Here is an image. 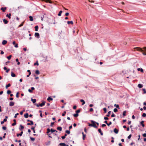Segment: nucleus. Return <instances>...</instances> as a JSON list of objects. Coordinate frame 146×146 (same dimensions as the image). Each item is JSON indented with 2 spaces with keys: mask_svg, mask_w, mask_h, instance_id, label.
Returning <instances> with one entry per match:
<instances>
[{
  "mask_svg": "<svg viewBox=\"0 0 146 146\" xmlns=\"http://www.w3.org/2000/svg\"><path fill=\"white\" fill-rule=\"evenodd\" d=\"M114 106L116 108L119 109V106L118 105L115 104L114 105Z\"/></svg>",
  "mask_w": 146,
  "mask_h": 146,
  "instance_id": "nucleus-38",
  "label": "nucleus"
},
{
  "mask_svg": "<svg viewBox=\"0 0 146 146\" xmlns=\"http://www.w3.org/2000/svg\"><path fill=\"white\" fill-rule=\"evenodd\" d=\"M131 137V135L130 134L129 135L128 137V138L129 139H130Z\"/></svg>",
  "mask_w": 146,
  "mask_h": 146,
  "instance_id": "nucleus-62",
  "label": "nucleus"
},
{
  "mask_svg": "<svg viewBox=\"0 0 146 146\" xmlns=\"http://www.w3.org/2000/svg\"><path fill=\"white\" fill-rule=\"evenodd\" d=\"M24 116L25 118H27L29 117V114L27 113H26L24 115Z\"/></svg>",
  "mask_w": 146,
  "mask_h": 146,
  "instance_id": "nucleus-19",
  "label": "nucleus"
},
{
  "mask_svg": "<svg viewBox=\"0 0 146 146\" xmlns=\"http://www.w3.org/2000/svg\"><path fill=\"white\" fill-rule=\"evenodd\" d=\"M142 116L143 117H146V114L145 113H143L142 115Z\"/></svg>",
  "mask_w": 146,
  "mask_h": 146,
  "instance_id": "nucleus-51",
  "label": "nucleus"
},
{
  "mask_svg": "<svg viewBox=\"0 0 146 146\" xmlns=\"http://www.w3.org/2000/svg\"><path fill=\"white\" fill-rule=\"evenodd\" d=\"M53 99L52 98H51L50 97H49L47 99V100L49 101L50 100H52Z\"/></svg>",
  "mask_w": 146,
  "mask_h": 146,
  "instance_id": "nucleus-35",
  "label": "nucleus"
},
{
  "mask_svg": "<svg viewBox=\"0 0 146 146\" xmlns=\"http://www.w3.org/2000/svg\"><path fill=\"white\" fill-rule=\"evenodd\" d=\"M144 121H142L140 123L141 125H142V127H144L145 126V125L144 124Z\"/></svg>",
  "mask_w": 146,
  "mask_h": 146,
  "instance_id": "nucleus-16",
  "label": "nucleus"
},
{
  "mask_svg": "<svg viewBox=\"0 0 146 146\" xmlns=\"http://www.w3.org/2000/svg\"><path fill=\"white\" fill-rule=\"evenodd\" d=\"M80 109H79L78 110H77L76 111V113H80Z\"/></svg>",
  "mask_w": 146,
  "mask_h": 146,
  "instance_id": "nucleus-47",
  "label": "nucleus"
},
{
  "mask_svg": "<svg viewBox=\"0 0 146 146\" xmlns=\"http://www.w3.org/2000/svg\"><path fill=\"white\" fill-rule=\"evenodd\" d=\"M30 139L33 141H34L35 140V139L34 138L32 137H30Z\"/></svg>",
  "mask_w": 146,
  "mask_h": 146,
  "instance_id": "nucleus-45",
  "label": "nucleus"
},
{
  "mask_svg": "<svg viewBox=\"0 0 146 146\" xmlns=\"http://www.w3.org/2000/svg\"><path fill=\"white\" fill-rule=\"evenodd\" d=\"M69 15V13H66L65 14V15L66 16H68Z\"/></svg>",
  "mask_w": 146,
  "mask_h": 146,
  "instance_id": "nucleus-60",
  "label": "nucleus"
},
{
  "mask_svg": "<svg viewBox=\"0 0 146 146\" xmlns=\"http://www.w3.org/2000/svg\"><path fill=\"white\" fill-rule=\"evenodd\" d=\"M103 110L104 111L105 113H106L107 112V109L106 108H103Z\"/></svg>",
  "mask_w": 146,
  "mask_h": 146,
  "instance_id": "nucleus-46",
  "label": "nucleus"
},
{
  "mask_svg": "<svg viewBox=\"0 0 146 146\" xmlns=\"http://www.w3.org/2000/svg\"><path fill=\"white\" fill-rule=\"evenodd\" d=\"M11 76L12 77H15L16 76L15 74L13 72H11Z\"/></svg>",
  "mask_w": 146,
  "mask_h": 146,
  "instance_id": "nucleus-30",
  "label": "nucleus"
},
{
  "mask_svg": "<svg viewBox=\"0 0 146 146\" xmlns=\"http://www.w3.org/2000/svg\"><path fill=\"white\" fill-rule=\"evenodd\" d=\"M3 21L4 22V23L5 24H7L8 22V21L7 20H6L5 19H3Z\"/></svg>",
  "mask_w": 146,
  "mask_h": 146,
  "instance_id": "nucleus-15",
  "label": "nucleus"
},
{
  "mask_svg": "<svg viewBox=\"0 0 146 146\" xmlns=\"http://www.w3.org/2000/svg\"><path fill=\"white\" fill-rule=\"evenodd\" d=\"M11 13H9V14H7L6 17H8L9 19H10L11 18Z\"/></svg>",
  "mask_w": 146,
  "mask_h": 146,
  "instance_id": "nucleus-20",
  "label": "nucleus"
},
{
  "mask_svg": "<svg viewBox=\"0 0 146 146\" xmlns=\"http://www.w3.org/2000/svg\"><path fill=\"white\" fill-rule=\"evenodd\" d=\"M19 114V113H16V114H15V116H14V117H15V118H17V115H18Z\"/></svg>",
  "mask_w": 146,
  "mask_h": 146,
  "instance_id": "nucleus-56",
  "label": "nucleus"
},
{
  "mask_svg": "<svg viewBox=\"0 0 146 146\" xmlns=\"http://www.w3.org/2000/svg\"><path fill=\"white\" fill-rule=\"evenodd\" d=\"M59 145L61 146H66V144L64 143H61L59 144Z\"/></svg>",
  "mask_w": 146,
  "mask_h": 146,
  "instance_id": "nucleus-28",
  "label": "nucleus"
},
{
  "mask_svg": "<svg viewBox=\"0 0 146 146\" xmlns=\"http://www.w3.org/2000/svg\"><path fill=\"white\" fill-rule=\"evenodd\" d=\"M3 69L4 70H6V72L7 73H8L9 71L10 70V69H7V68L6 67H4L3 68Z\"/></svg>",
  "mask_w": 146,
  "mask_h": 146,
  "instance_id": "nucleus-4",
  "label": "nucleus"
},
{
  "mask_svg": "<svg viewBox=\"0 0 146 146\" xmlns=\"http://www.w3.org/2000/svg\"><path fill=\"white\" fill-rule=\"evenodd\" d=\"M143 86V85L141 84H139L138 85V87L140 88H142Z\"/></svg>",
  "mask_w": 146,
  "mask_h": 146,
  "instance_id": "nucleus-24",
  "label": "nucleus"
},
{
  "mask_svg": "<svg viewBox=\"0 0 146 146\" xmlns=\"http://www.w3.org/2000/svg\"><path fill=\"white\" fill-rule=\"evenodd\" d=\"M50 130L52 133L54 132L55 131H56V130H54L53 129H51Z\"/></svg>",
  "mask_w": 146,
  "mask_h": 146,
  "instance_id": "nucleus-41",
  "label": "nucleus"
},
{
  "mask_svg": "<svg viewBox=\"0 0 146 146\" xmlns=\"http://www.w3.org/2000/svg\"><path fill=\"white\" fill-rule=\"evenodd\" d=\"M80 101L82 103V105H84L85 103V102L84 101V100L82 99L80 100Z\"/></svg>",
  "mask_w": 146,
  "mask_h": 146,
  "instance_id": "nucleus-21",
  "label": "nucleus"
},
{
  "mask_svg": "<svg viewBox=\"0 0 146 146\" xmlns=\"http://www.w3.org/2000/svg\"><path fill=\"white\" fill-rule=\"evenodd\" d=\"M23 22L20 25H19V27H21L22 26H23Z\"/></svg>",
  "mask_w": 146,
  "mask_h": 146,
  "instance_id": "nucleus-59",
  "label": "nucleus"
},
{
  "mask_svg": "<svg viewBox=\"0 0 146 146\" xmlns=\"http://www.w3.org/2000/svg\"><path fill=\"white\" fill-rule=\"evenodd\" d=\"M143 136L144 137H146V133H144L143 134Z\"/></svg>",
  "mask_w": 146,
  "mask_h": 146,
  "instance_id": "nucleus-64",
  "label": "nucleus"
},
{
  "mask_svg": "<svg viewBox=\"0 0 146 146\" xmlns=\"http://www.w3.org/2000/svg\"><path fill=\"white\" fill-rule=\"evenodd\" d=\"M118 130L116 128H115L114 129V132L116 134H117L118 133Z\"/></svg>",
  "mask_w": 146,
  "mask_h": 146,
  "instance_id": "nucleus-11",
  "label": "nucleus"
},
{
  "mask_svg": "<svg viewBox=\"0 0 146 146\" xmlns=\"http://www.w3.org/2000/svg\"><path fill=\"white\" fill-rule=\"evenodd\" d=\"M20 127L19 128V129L20 130L22 131L23 129L24 128V127L22 125H20Z\"/></svg>",
  "mask_w": 146,
  "mask_h": 146,
  "instance_id": "nucleus-8",
  "label": "nucleus"
},
{
  "mask_svg": "<svg viewBox=\"0 0 146 146\" xmlns=\"http://www.w3.org/2000/svg\"><path fill=\"white\" fill-rule=\"evenodd\" d=\"M19 92H17V94H16V96L17 98H19Z\"/></svg>",
  "mask_w": 146,
  "mask_h": 146,
  "instance_id": "nucleus-48",
  "label": "nucleus"
},
{
  "mask_svg": "<svg viewBox=\"0 0 146 146\" xmlns=\"http://www.w3.org/2000/svg\"><path fill=\"white\" fill-rule=\"evenodd\" d=\"M23 133V131H22L21 133L19 134H17V137H19V136H21L22 135Z\"/></svg>",
  "mask_w": 146,
  "mask_h": 146,
  "instance_id": "nucleus-14",
  "label": "nucleus"
},
{
  "mask_svg": "<svg viewBox=\"0 0 146 146\" xmlns=\"http://www.w3.org/2000/svg\"><path fill=\"white\" fill-rule=\"evenodd\" d=\"M29 19H30V20L31 21H33V17L32 16H30L29 17Z\"/></svg>",
  "mask_w": 146,
  "mask_h": 146,
  "instance_id": "nucleus-29",
  "label": "nucleus"
},
{
  "mask_svg": "<svg viewBox=\"0 0 146 146\" xmlns=\"http://www.w3.org/2000/svg\"><path fill=\"white\" fill-rule=\"evenodd\" d=\"M82 133L83 135V140H84L85 139V138L86 137V135L84 134L83 132H82Z\"/></svg>",
  "mask_w": 146,
  "mask_h": 146,
  "instance_id": "nucleus-27",
  "label": "nucleus"
},
{
  "mask_svg": "<svg viewBox=\"0 0 146 146\" xmlns=\"http://www.w3.org/2000/svg\"><path fill=\"white\" fill-rule=\"evenodd\" d=\"M98 131L100 133L101 135H103V133L102 131L100 129H98Z\"/></svg>",
  "mask_w": 146,
  "mask_h": 146,
  "instance_id": "nucleus-17",
  "label": "nucleus"
},
{
  "mask_svg": "<svg viewBox=\"0 0 146 146\" xmlns=\"http://www.w3.org/2000/svg\"><path fill=\"white\" fill-rule=\"evenodd\" d=\"M28 91L30 93H32L33 92V91L30 89H29L28 90Z\"/></svg>",
  "mask_w": 146,
  "mask_h": 146,
  "instance_id": "nucleus-58",
  "label": "nucleus"
},
{
  "mask_svg": "<svg viewBox=\"0 0 146 146\" xmlns=\"http://www.w3.org/2000/svg\"><path fill=\"white\" fill-rule=\"evenodd\" d=\"M143 94L146 93V90L145 89H143Z\"/></svg>",
  "mask_w": 146,
  "mask_h": 146,
  "instance_id": "nucleus-53",
  "label": "nucleus"
},
{
  "mask_svg": "<svg viewBox=\"0 0 146 146\" xmlns=\"http://www.w3.org/2000/svg\"><path fill=\"white\" fill-rule=\"evenodd\" d=\"M27 71L29 73V75H30L31 74L30 70H27Z\"/></svg>",
  "mask_w": 146,
  "mask_h": 146,
  "instance_id": "nucleus-57",
  "label": "nucleus"
},
{
  "mask_svg": "<svg viewBox=\"0 0 146 146\" xmlns=\"http://www.w3.org/2000/svg\"><path fill=\"white\" fill-rule=\"evenodd\" d=\"M11 93V91L10 90H7V93L8 94H9Z\"/></svg>",
  "mask_w": 146,
  "mask_h": 146,
  "instance_id": "nucleus-44",
  "label": "nucleus"
},
{
  "mask_svg": "<svg viewBox=\"0 0 146 146\" xmlns=\"http://www.w3.org/2000/svg\"><path fill=\"white\" fill-rule=\"evenodd\" d=\"M6 7H1V9L3 12H5V11L6 10Z\"/></svg>",
  "mask_w": 146,
  "mask_h": 146,
  "instance_id": "nucleus-10",
  "label": "nucleus"
},
{
  "mask_svg": "<svg viewBox=\"0 0 146 146\" xmlns=\"http://www.w3.org/2000/svg\"><path fill=\"white\" fill-rule=\"evenodd\" d=\"M73 116L75 117H77L78 116V114L76 113L74 114Z\"/></svg>",
  "mask_w": 146,
  "mask_h": 146,
  "instance_id": "nucleus-36",
  "label": "nucleus"
},
{
  "mask_svg": "<svg viewBox=\"0 0 146 146\" xmlns=\"http://www.w3.org/2000/svg\"><path fill=\"white\" fill-rule=\"evenodd\" d=\"M45 102H42L41 104H39V106L40 107H42L44 105Z\"/></svg>",
  "mask_w": 146,
  "mask_h": 146,
  "instance_id": "nucleus-12",
  "label": "nucleus"
},
{
  "mask_svg": "<svg viewBox=\"0 0 146 146\" xmlns=\"http://www.w3.org/2000/svg\"><path fill=\"white\" fill-rule=\"evenodd\" d=\"M13 45H15V47L16 48L18 47V44H16L15 42V41H14L13 42Z\"/></svg>",
  "mask_w": 146,
  "mask_h": 146,
  "instance_id": "nucleus-5",
  "label": "nucleus"
},
{
  "mask_svg": "<svg viewBox=\"0 0 146 146\" xmlns=\"http://www.w3.org/2000/svg\"><path fill=\"white\" fill-rule=\"evenodd\" d=\"M15 104L14 102H11L9 103V105L10 106H13Z\"/></svg>",
  "mask_w": 146,
  "mask_h": 146,
  "instance_id": "nucleus-9",
  "label": "nucleus"
},
{
  "mask_svg": "<svg viewBox=\"0 0 146 146\" xmlns=\"http://www.w3.org/2000/svg\"><path fill=\"white\" fill-rule=\"evenodd\" d=\"M11 57H12V55H10L9 56H7V58L9 60H10L11 59Z\"/></svg>",
  "mask_w": 146,
  "mask_h": 146,
  "instance_id": "nucleus-40",
  "label": "nucleus"
},
{
  "mask_svg": "<svg viewBox=\"0 0 146 146\" xmlns=\"http://www.w3.org/2000/svg\"><path fill=\"white\" fill-rule=\"evenodd\" d=\"M91 122L92 123L90 124L89 123H88V125L89 126H91L95 128H97L98 126L96 125V122L95 121L93 120H91Z\"/></svg>",
  "mask_w": 146,
  "mask_h": 146,
  "instance_id": "nucleus-1",
  "label": "nucleus"
},
{
  "mask_svg": "<svg viewBox=\"0 0 146 146\" xmlns=\"http://www.w3.org/2000/svg\"><path fill=\"white\" fill-rule=\"evenodd\" d=\"M50 131H51L50 130L49 128H48L47 129V133H49V132H50Z\"/></svg>",
  "mask_w": 146,
  "mask_h": 146,
  "instance_id": "nucleus-43",
  "label": "nucleus"
},
{
  "mask_svg": "<svg viewBox=\"0 0 146 146\" xmlns=\"http://www.w3.org/2000/svg\"><path fill=\"white\" fill-rule=\"evenodd\" d=\"M31 100L33 103H35L36 102V100L35 99L31 98Z\"/></svg>",
  "mask_w": 146,
  "mask_h": 146,
  "instance_id": "nucleus-25",
  "label": "nucleus"
},
{
  "mask_svg": "<svg viewBox=\"0 0 146 146\" xmlns=\"http://www.w3.org/2000/svg\"><path fill=\"white\" fill-rule=\"evenodd\" d=\"M112 124V123L111 121H110L109 123H108L107 125L108 126H109L110 125H111Z\"/></svg>",
  "mask_w": 146,
  "mask_h": 146,
  "instance_id": "nucleus-54",
  "label": "nucleus"
},
{
  "mask_svg": "<svg viewBox=\"0 0 146 146\" xmlns=\"http://www.w3.org/2000/svg\"><path fill=\"white\" fill-rule=\"evenodd\" d=\"M62 12V11H60L59 13L58 14V16H60L61 15V14Z\"/></svg>",
  "mask_w": 146,
  "mask_h": 146,
  "instance_id": "nucleus-34",
  "label": "nucleus"
},
{
  "mask_svg": "<svg viewBox=\"0 0 146 146\" xmlns=\"http://www.w3.org/2000/svg\"><path fill=\"white\" fill-rule=\"evenodd\" d=\"M7 41L5 40H3L2 42V44L3 45H5L7 44Z\"/></svg>",
  "mask_w": 146,
  "mask_h": 146,
  "instance_id": "nucleus-18",
  "label": "nucleus"
},
{
  "mask_svg": "<svg viewBox=\"0 0 146 146\" xmlns=\"http://www.w3.org/2000/svg\"><path fill=\"white\" fill-rule=\"evenodd\" d=\"M30 122H31V123H27V125H32L34 123L33 122V121H30Z\"/></svg>",
  "mask_w": 146,
  "mask_h": 146,
  "instance_id": "nucleus-13",
  "label": "nucleus"
},
{
  "mask_svg": "<svg viewBox=\"0 0 146 146\" xmlns=\"http://www.w3.org/2000/svg\"><path fill=\"white\" fill-rule=\"evenodd\" d=\"M67 23L69 25L70 24H71L72 25H73V22L72 21H68L67 22Z\"/></svg>",
  "mask_w": 146,
  "mask_h": 146,
  "instance_id": "nucleus-22",
  "label": "nucleus"
},
{
  "mask_svg": "<svg viewBox=\"0 0 146 146\" xmlns=\"http://www.w3.org/2000/svg\"><path fill=\"white\" fill-rule=\"evenodd\" d=\"M38 26H35V31H37L38 30Z\"/></svg>",
  "mask_w": 146,
  "mask_h": 146,
  "instance_id": "nucleus-33",
  "label": "nucleus"
},
{
  "mask_svg": "<svg viewBox=\"0 0 146 146\" xmlns=\"http://www.w3.org/2000/svg\"><path fill=\"white\" fill-rule=\"evenodd\" d=\"M134 48L135 49H136L137 51H140V52H142V53H143V52H145V50L144 51L142 49V48H141L140 47H137L135 48Z\"/></svg>",
  "mask_w": 146,
  "mask_h": 146,
  "instance_id": "nucleus-2",
  "label": "nucleus"
},
{
  "mask_svg": "<svg viewBox=\"0 0 146 146\" xmlns=\"http://www.w3.org/2000/svg\"><path fill=\"white\" fill-rule=\"evenodd\" d=\"M42 1H44L45 2H46L47 3H52V2L51 1V0H42Z\"/></svg>",
  "mask_w": 146,
  "mask_h": 146,
  "instance_id": "nucleus-3",
  "label": "nucleus"
},
{
  "mask_svg": "<svg viewBox=\"0 0 146 146\" xmlns=\"http://www.w3.org/2000/svg\"><path fill=\"white\" fill-rule=\"evenodd\" d=\"M35 73L37 74H40L39 71L38 70H36L35 72Z\"/></svg>",
  "mask_w": 146,
  "mask_h": 146,
  "instance_id": "nucleus-42",
  "label": "nucleus"
},
{
  "mask_svg": "<svg viewBox=\"0 0 146 146\" xmlns=\"http://www.w3.org/2000/svg\"><path fill=\"white\" fill-rule=\"evenodd\" d=\"M126 111H125L123 112V116H125L126 115Z\"/></svg>",
  "mask_w": 146,
  "mask_h": 146,
  "instance_id": "nucleus-39",
  "label": "nucleus"
},
{
  "mask_svg": "<svg viewBox=\"0 0 146 146\" xmlns=\"http://www.w3.org/2000/svg\"><path fill=\"white\" fill-rule=\"evenodd\" d=\"M65 133L68 134H69L70 133V131L69 130H66L65 131Z\"/></svg>",
  "mask_w": 146,
  "mask_h": 146,
  "instance_id": "nucleus-37",
  "label": "nucleus"
},
{
  "mask_svg": "<svg viewBox=\"0 0 146 146\" xmlns=\"http://www.w3.org/2000/svg\"><path fill=\"white\" fill-rule=\"evenodd\" d=\"M137 70L138 71H140L142 73L143 72V70L141 68H138L137 69Z\"/></svg>",
  "mask_w": 146,
  "mask_h": 146,
  "instance_id": "nucleus-26",
  "label": "nucleus"
},
{
  "mask_svg": "<svg viewBox=\"0 0 146 146\" xmlns=\"http://www.w3.org/2000/svg\"><path fill=\"white\" fill-rule=\"evenodd\" d=\"M118 111V110L117 108H114L113 110V111L115 112H116Z\"/></svg>",
  "mask_w": 146,
  "mask_h": 146,
  "instance_id": "nucleus-52",
  "label": "nucleus"
},
{
  "mask_svg": "<svg viewBox=\"0 0 146 146\" xmlns=\"http://www.w3.org/2000/svg\"><path fill=\"white\" fill-rule=\"evenodd\" d=\"M16 123L14 122L12 124V125L13 126L15 125H16Z\"/></svg>",
  "mask_w": 146,
  "mask_h": 146,
  "instance_id": "nucleus-63",
  "label": "nucleus"
},
{
  "mask_svg": "<svg viewBox=\"0 0 146 146\" xmlns=\"http://www.w3.org/2000/svg\"><path fill=\"white\" fill-rule=\"evenodd\" d=\"M2 129L4 130H6L7 129V127L5 126H3L2 127Z\"/></svg>",
  "mask_w": 146,
  "mask_h": 146,
  "instance_id": "nucleus-55",
  "label": "nucleus"
},
{
  "mask_svg": "<svg viewBox=\"0 0 146 146\" xmlns=\"http://www.w3.org/2000/svg\"><path fill=\"white\" fill-rule=\"evenodd\" d=\"M11 86V84H8L7 85H6L5 88L6 89H7L8 87Z\"/></svg>",
  "mask_w": 146,
  "mask_h": 146,
  "instance_id": "nucleus-31",
  "label": "nucleus"
},
{
  "mask_svg": "<svg viewBox=\"0 0 146 146\" xmlns=\"http://www.w3.org/2000/svg\"><path fill=\"white\" fill-rule=\"evenodd\" d=\"M57 129L58 130H59L60 131H61L62 130V127H58L57 128Z\"/></svg>",
  "mask_w": 146,
  "mask_h": 146,
  "instance_id": "nucleus-23",
  "label": "nucleus"
},
{
  "mask_svg": "<svg viewBox=\"0 0 146 146\" xmlns=\"http://www.w3.org/2000/svg\"><path fill=\"white\" fill-rule=\"evenodd\" d=\"M93 111V109L92 108H91L89 110V111L90 112H92Z\"/></svg>",
  "mask_w": 146,
  "mask_h": 146,
  "instance_id": "nucleus-61",
  "label": "nucleus"
},
{
  "mask_svg": "<svg viewBox=\"0 0 146 146\" xmlns=\"http://www.w3.org/2000/svg\"><path fill=\"white\" fill-rule=\"evenodd\" d=\"M35 37H37L38 38H39V34L38 33H35Z\"/></svg>",
  "mask_w": 146,
  "mask_h": 146,
  "instance_id": "nucleus-7",
  "label": "nucleus"
},
{
  "mask_svg": "<svg viewBox=\"0 0 146 146\" xmlns=\"http://www.w3.org/2000/svg\"><path fill=\"white\" fill-rule=\"evenodd\" d=\"M111 113V111H110L108 112V114L106 115V116L107 117H109L110 116V115Z\"/></svg>",
  "mask_w": 146,
  "mask_h": 146,
  "instance_id": "nucleus-32",
  "label": "nucleus"
},
{
  "mask_svg": "<svg viewBox=\"0 0 146 146\" xmlns=\"http://www.w3.org/2000/svg\"><path fill=\"white\" fill-rule=\"evenodd\" d=\"M143 49L145 51V52H143V54L144 55H146V47H143Z\"/></svg>",
  "mask_w": 146,
  "mask_h": 146,
  "instance_id": "nucleus-6",
  "label": "nucleus"
},
{
  "mask_svg": "<svg viewBox=\"0 0 146 146\" xmlns=\"http://www.w3.org/2000/svg\"><path fill=\"white\" fill-rule=\"evenodd\" d=\"M38 65H39V64H38V61H37L36 63H34V65H35V66L36 65L37 66H38Z\"/></svg>",
  "mask_w": 146,
  "mask_h": 146,
  "instance_id": "nucleus-50",
  "label": "nucleus"
},
{
  "mask_svg": "<svg viewBox=\"0 0 146 146\" xmlns=\"http://www.w3.org/2000/svg\"><path fill=\"white\" fill-rule=\"evenodd\" d=\"M66 111H64L63 112V113L62 114V115L63 116H65V114H66Z\"/></svg>",
  "mask_w": 146,
  "mask_h": 146,
  "instance_id": "nucleus-49",
  "label": "nucleus"
}]
</instances>
